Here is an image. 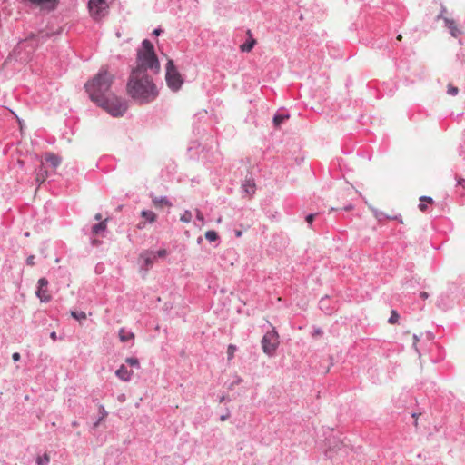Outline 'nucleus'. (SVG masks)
Returning <instances> with one entry per match:
<instances>
[{
	"label": "nucleus",
	"instance_id": "4c0bfd02",
	"mask_svg": "<svg viewBox=\"0 0 465 465\" xmlns=\"http://www.w3.org/2000/svg\"><path fill=\"white\" fill-rule=\"evenodd\" d=\"M418 341H419V338H418L416 335H414V336H413V346H414L415 348H416V345H417V342H418Z\"/></svg>",
	"mask_w": 465,
	"mask_h": 465
},
{
	"label": "nucleus",
	"instance_id": "ddd939ff",
	"mask_svg": "<svg viewBox=\"0 0 465 465\" xmlns=\"http://www.w3.org/2000/svg\"><path fill=\"white\" fill-rule=\"evenodd\" d=\"M444 21L446 26L450 29V32L452 36L457 37L461 34V31L458 28L454 20L445 18Z\"/></svg>",
	"mask_w": 465,
	"mask_h": 465
},
{
	"label": "nucleus",
	"instance_id": "e433bc0d",
	"mask_svg": "<svg viewBox=\"0 0 465 465\" xmlns=\"http://www.w3.org/2000/svg\"><path fill=\"white\" fill-rule=\"evenodd\" d=\"M144 262H145V264H146L147 266H151V265L153 264V261H152V259H151V258H149V257H146V258H145V260H144Z\"/></svg>",
	"mask_w": 465,
	"mask_h": 465
},
{
	"label": "nucleus",
	"instance_id": "6e6552de",
	"mask_svg": "<svg viewBox=\"0 0 465 465\" xmlns=\"http://www.w3.org/2000/svg\"><path fill=\"white\" fill-rule=\"evenodd\" d=\"M35 293L41 302H47L51 300V294L48 291V281L45 278L39 279Z\"/></svg>",
	"mask_w": 465,
	"mask_h": 465
},
{
	"label": "nucleus",
	"instance_id": "bb28decb",
	"mask_svg": "<svg viewBox=\"0 0 465 465\" xmlns=\"http://www.w3.org/2000/svg\"><path fill=\"white\" fill-rule=\"evenodd\" d=\"M49 455L45 453L43 457H38L37 465H45L49 462Z\"/></svg>",
	"mask_w": 465,
	"mask_h": 465
},
{
	"label": "nucleus",
	"instance_id": "72a5a7b5",
	"mask_svg": "<svg viewBox=\"0 0 465 465\" xmlns=\"http://www.w3.org/2000/svg\"><path fill=\"white\" fill-rule=\"evenodd\" d=\"M314 218H315V214H312H312H309V215H307V217H306V222H307L309 224H312V222H313V220H314Z\"/></svg>",
	"mask_w": 465,
	"mask_h": 465
},
{
	"label": "nucleus",
	"instance_id": "f3484780",
	"mask_svg": "<svg viewBox=\"0 0 465 465\" xmlns=\"http://www.w3.org/2000/svg\"><path fill=\"white\" fill-rule=\"evenodd\" d=\"M106 221H102L101 223L95 224L92 228V232L94 234H100L101 232H104L106 229Z\"/></svg>",
	"mask_w": 465,
	"mask_h": 465
},
{
	"label": "nucleus",
	"instance_id": "2eb2a0df",
	"mask_svg": "<svg viewBox=\"0 0 465 465\" xmlns=\"http://www.w3.org/2000/svg\"><path fill=\"white\" fill-rule=\"evenodd\" d=\"M243 189L246 193L252 195L255 193V183L252 180H246L243 184Z\"/></svg>",
	"mask_w": 465,
	"mask_h": 465
},
{
	"label": "nucleus",
	"instance_id": "39448f33",
	"mask_svg": "<svg viewBox=\"0 0 465 465\" xmlns=\"http://www.w3.org/2000/svg\"><path fill=\"white\" fill-rule=\"evenodd\" d=\"M166 82L168 86L173 91L179 90L183 83L180 73L171 59L168 60L166 64Z\"/></svg>",
	"mask_w": 465,
	"mask_h": 465
},
{
	"label": "nucleus",
	"instance_id": "423d86ee",
	"mask_svg": "<svg viewBox=\"0 0 465 465\" xmlns=\"http://www.w3.org/2000/svg\"><path fill=\"white\" fill-rule=\"evenodd\" d=\"M262 351L268 356H272L279 346V335L275 330L267 331L262 340Z\"/></svg>",
	"mask_w": 465,
	"mask_h": 465
},
{
	"label": "nucleus",
	"instance_id": "a18cd8bd",
	"mask_svg": "<svg viewBox=\"0 0 465 465\" xmlns=\"http://www.w3.org/2000/svg\"><path fill=\"white\" fill-rule=\"evenodd\" d=\"M241 235H242V232H241L240 231H238V232H236V236H237V237H240Z\"/></svg>",
	"mask_w": 465,
	"mask_h": 465
},
{
	"label": "nucleus",
	"instance_id": "6ab92c4d",
	"mask_svg": "<svg viewBox=\"0 0 465 465\" xmlns=\"http://www.w3.org/2000/svg\"><path fill=\"white\" fill-rule=\"evenodd\" d=\"M46 177L47 172L41 166L38 172L36 173L35 181L39 183H42L45 181Z\"/></svg>",
	"mask_w": 465,
	"mask_h": 465
},
{
	"label": "nucleus",
	"instance_id": "473e14b6",
	"mask_svg": "<svg viewBox=\"0 0 465 465\" xmlns=\"http://www.w3.org/2000/svg\"><path fill=\"white\" fill-rule=\"evenodd\" d=\"M196 218L202 223L204 222V217L199 210H196Z\"/></svg>",
	"mask_w": 465,
	"mask_h": 465
},
{
	"label": "nucleus",
	"instance_id": "ea45409f",
	"mask_svg": "<svg viewBox=\"0 0 465 465\" xmlns=\"http://www.w3.org/2000/svg\"><path fill=\"white\" fill-rule=\"evenodd\" d=\"M161 32H162V30H161V29H154V30H153V34L154 35H159L161 34Z\"/></svg>",
	"mask_w": 465,
	"mask_h": 465
},
{
	"label": "nucleus",
	"instance_id": "a211bd4d",
	"mask_svg": "<svg viewBox=\"0 0 465 465\" xmlns=\"http://www.w3.org/2000/svg\"><path fill=\"white\" fill-rule=\"evenodd\" d=\"M119 339L122 342H126L130 340L134 339V334L133 332H125L124 329L119 331Z\"/></svg>",
	"mask_w": 465,
	"mask_h": 465
},
{
	"label": "nucleus",
	"instance_id": "7c9ffc66",
	"mask_svg": "<svg viewBox=\"0 0 465 465\" xmlns=\"http://www.w3.org/2000/svg\"><path fill=\"white\" fill-rule=\"evenodd\" d=\"M29 44V41L27 40H25V41H22L18 44V46H17V50H20V49H23V48H25Z\"/></svg>",
	"mask_w": 465,
	"mask_h": 465
},
{
	"label": "nucleus",
	"instance_id": "a19ab883",
	"mask_svg": "<svg viewBox=\"0 0 465 465\" xmlns=\"http://www.w3.org/2000/svg\"><path fill=\"white\" fill-rule=\"evenodd\" d=\"M228 418H229V414H226V415H223V416H221L220 420H221L222 421H224V420H226Z\"/></svg>",
	"mask_w": 465,
	"mask_h": 465
},
{
	"label": "nucleus",
	"instance_id": "1a4fd4ad",
	"mask_svg": "<svg viewBox=\"0 0 465 465\" xmlns=\"http://www.w3.org/2000/svg\"><path fill=\"white\" fill-rule=\"evenodd\" d=\"M30 3L35 5L36 6L40 7L41 9L45 10H54L57 4L58 0H28Z\"/></svg>",
	"mask_w": 465,
	"mask_h": 465
},
{
	"label": "nucleus",
	"instance_id": "f8f14e48",
	"mask_svg": "<svg viewBox=\"0 0 465 465\" xmlns=\"http://www.w3.org/2000/svg\"><path fill=\"white\" fill-rule=\"evenodd\" d=\"M45 160L49 163L53 168L58 167L62 163V158L53 153H45Z\"/></svg>",
	"mask_w": 465,
	"mask_h": 465
},
{
	"label": "nucleus",
	"instance_id": "cd10ccee",
	"mask_svg": "<svg viewBox=\"0 0 465 465\" xmlns=\"http://www.w3.org/2000/svg\"><path fill=\"white\" fill-rule=\"evenodd\" d=\"M125 362L128 363L129 365L131 366H134V367H139V361L138 359L136 358H133V357H130V358H126L125 359Z\"/></svg>",
	"mask_w": 465,
	"mask_h": 465
},
{
	"label": "nucleus",
	"instance_id": "7ed1b4c3",
	"mask_svg": "<svg viewBox=\"0 0 465 465\" xmlns=\"http://www.w3.org/2000/svg\"><path fill=\"white\" fill-rule=\"evenodd\" d=\"M160 68V62L153 44L149 40L144 39L142 42V47L137 51L136 67L134 69H140L143 72L152 70L153 73L158 74Z\"/></svg>",
	"mask_w": 465,
	"mask_h": 465
},
{
	"label": "nucleus",
	"instance_id": "f704fd0d",
	"mask_svg": "<svg viewBox=\"0 0 465 465\" xmlns=\"http://www.w3.org/2000/svg\"><path fill=\"white\" fill-rule=\"evenodd\" d=\"M12 359L15 361H17L20 360V354L18 352H15L13 353L12 355Z\"/></svg>",
	"mask_w": 465,
	"mask_h": 465
},
{
	"label": "nucleus",
	"instance_id": "c85d7f7f",
	"mask_svg": "<svg viewBox=\"0 0 465 465\" xmlns=\"http://www.w3.org/2000/svg\"><path fill=\"white\" fill-rule=\"evenodd\" d=\"M99 412L101 413V418H100V419H99V420L94 424V427H97V426H98V424H99V422H100L103 419H104V418L107 416V412H106V411H105V409H104V406H100V407H99Z\"/></svg>",
	"mask_w": 465,
	"mask_h": 465
},
{
	"label": "nucleus",
	"instance_id": "dca6fc26",
	"mask_svg": "<svg viewBox=\"0 0 465 465\" xmlns=\"http://www.w3.org/2000/svg\"><path fill=\"white\" fill-rule=\"evenodd\" d=\"M153 203L155 207L171 206V203L165 197H154Z\"/></svg>",
	"mask_w": 465,
	"mask_h": 465
},
{
	"label": "nucleus",
	"instance_id": "393cba45",
	"mask_svg": "<svg viewBox=\"0 0 465 465\" xmlns=\"http://www.w3.org/2000/svg\"><path fill=\"white\" fill-rule=\"evenodd\" d=\"M180 220L183 223H190L192 220V213L190 211H185L183 214L181 215Z\"/></svg>",
	"mask_w": 465,
	"mask_h": 465
},
{
	"label": "nucleus",
	"instance_id": "4be33fe9",
	"mask_svg": "<svg viewBox=\"0 0 465 465\" xmlns=\"http://www.w3.org/2000/svg\"><path fill=\"white\" fill-rule=\"evenodd\" d=\"M71 316L74 319L78 320V321L85 320L86 319V314L84 312H74V311H72L71 312Z\"/></svg>",
	"mask_w": 465,
	"mask_h": 465
},
{
	"label": "nucleus",
	"instance_id": "5701e85b",
	"mask_svg": "<svg viewBox=\"0 0 465 465\" xmlns=\"http://www.w3.org/2000/svg\"><path fill=\"white\" fill-rule=\"evenodd\" d=\"M288 118H289V115L278 114V115L274 116L273 123H274L275 126L278 127L285 119H288Z\"/></svg>",
	"mask_w": 465,
	"mask_h": 465
},
{
	"label": "nucleus",
	"instance_id": "f257e3e1",
	"mask_svg": "<svg viewBox=\"0 0 465 465\" xmlns=\"http://www.w3.org/2000/svg\"><path fill=\"white\" fill-rule=\"evenodd\" d=\"M128 94L139 103H149L156 98L158 91L147 72L133 69L127 82Z\"/></svg>",
	"mask_w": 465,
	"mask_h": 465
},
{
	"label": "nucleus",
	"instance_id": "0eeeda50",
	"mask_svg": "<svg viewBox=\"0 0 465 465\" xmlns=\"http://www.w3.org/2000/svg\"><path fill=\"white\" fill-rule=\"evenodd\" d=\"M88 7L92 17L98 20L107 14L109 5L107 0H89Z\"/></svg>",
	"mask_w": 465,
	"mask_h": 465
},
{
	"label": "nucleus",
	"instance_id": "4468645a",
	"mask_svg": "<svg viewBox=\"0 0 465 465\" xmlns=\"http://www.w3.org/2000/svg\"><path fill=\"white\" fill-rule=\"evenodd\" d=\"M420 204H419V209L420 211L421 212H425L427 209H428V204H433L434 203V201L431 197H428V196H421L420 198Z\"/></svg>",
	"mask_w": 465,
	"mask_h": 465
},
{
	"label": "nucleus",
	"instance_id": "a878e982",
	"mask_svg": "<svg viewBox=\"0 0 465 465\" xmlns=\"http://www.w3.org/2000/svg\"><path fill=\"white\" fill-rule=\"evenodd\" d=\"M447 93H448V94H450L451 96H455L459 94V88L456 86H453L452 84H450L448 85Z\"/></svg>",
	"mask_w": 465,
	"mask_h": 465
},
{
	"label": "nucleus",
	"instance_id": "9d476101",
	"mask_svg": "<svg viewBox=\"0 0 465 465\" xmlns=\"http://www.w3.org/2000/svg\"><path fill=\"white\" fill-rule=\"evenodd\" d=\"M141 216L144 219V221H142L137 224L138 229L144 228L146 222L153 223L156 220V214L153 211H142Z\"/></svg>",
	"mask_w": 465,
	"mask_h": 465
},
{
	"label": "nucleus",
	"instance_id": "58836bf2",
	"mask_svg": "<svg viewBox=\"0 0 465 465\" xmlns=\"http://www.w3.org/2000/svg\"><path fill=\"white\" fill-rule=\"evenodd\" d=\"M428 296H429V294H428L426 292H420V297H421L422 299H427V298H428Z\"/></svg>",
	"mask_w": 465,
	"mask_h": 465
},
{
	"label": "nucleus",
	"instance_id": "f03ea898",
	"mask_svg": "<svg viewBox=\"0 0 465 465\" xmlns=\"http://www.w3.org/2000/svg\"><path fill=\"white\" fill-rule=\"evenodd\" d=\"M114 80V75L113 74L108 72L107 69H101L99 73L84 85L91 100L94 103H101L103 97L107 96V92Z\"/></svg>",
	"mask_w": 465,
	"mask_h": 465
},
{
	"label": "nucleus",
	"instance_id": "c9c22d12",
	"mask_svg": "<svg viewBox=\"0 0 465 465\" xmlns=\"http://www.w3.org/2000/svg\"><path fill=\"white\" fill-rule=\"evenodd\" d=\"M157 254H158L159 257H164L166 255V251L164 249L159 250L157 252Z\"/></svg>",
	"mask_w": 465,
	"mask_h": 465
},
{
	"label": "nucleus",
	"instance_id": "c03bdc74",
	"mask_svg": "<svg viewBox=\"0 0 465 465\" xmlns=\"http://www.w3.org/2000/svg\"><path fill=\"white\" fill-rule=\"evenodd\" d=\"M401 39H402L401 35H399L397 36V40H398V41H401Z\"/></svg>",
	"mask_w": 465,
	"mask_h": 465
},
{
	"label": "nucleus",
	"instance_id": "37998d69",
	"mask_svg": "<svg viewBox=\"0 0 465 465\" xmlns=\"http://www.w3.org/2000/svg\"><path fill=\"white\" fill-rule=\"evenodd\" d=\"M51 338H52L53 340H55V339H56V332L53 331V332L51 333Z\"/></svg>",
	"mask_w": 465,
	"mask_h": 465
},
{
	"label": "nucleus",
	"instance_id": "79ce46f5",
	"mask_svg": "<svg viewBox=\"0 0 465 465\" xmlns=\"http://www.w3.org/2000/svg\"><path fill=\"white\" fill-rule=\"evenodd\" d=\"M94 218H95L96 220H98V221H99V220H101V219H102V215H101V213H97V214H95Z\"/></svg>",
	"mask_w": 465,
	"mask_h": 465
},
{
	"label": "nucleus",
	"instance_id": "2f4dec72",
	"mask_svg": "<svg viewBox=\"0 0 465 465\" xmlns=\"http://www.w3.org/2000/svg\"><path fill=\"white\" fill-rule=\"evenodd\" d=\"M26 263L29 265V266H34L35 265V256L34 255H31L27 258L26 260Z\"/></svg>",
	"mask_w": 465,
	"mask_h": 465
},
{
	"label": "nucleus",
	"instance_id": "412c9836",
	"mask_svg": "<svg viewBox=\"0 0 465 465\" xmlns=\"http://www.w3.org/2000/svg\"><path fill=\"white\" fill-rule=\"evenodd\" d=\"M205 238L209 241V242H214L218 239V234L215 231H207L205 232Z\"/></svg>",
	"mask_w": 465,
	"mask_h": 465
},
{
	"label": "nucleus",
	"instance_id": "aec40b11",
	"mask_svg": "<svg viewBox=\"0 0 465 465\" xmlns=\"http://www.w3.org/2000/svg\"><path fill=\"white\" fill-rule=\"evenodd\" d=\"M255 44H256V40L253 39V38H251L250 41H248L247 43H244L243 45H242L240 46V49H241L242 52H250L253 48Z\"/></svg>",
	"mask_w": 465,
	"mask_h": 465
},
{
	"label": "nucleus",
	"instance_id": "b1692460",
	"mask_svg": "<svg viewBox=\"0 0 465 465\" xmlns=\"http://www.w3.org/2000/svg\"><path fill=\"white\" fill-rule=\"evenodd\" d=\"M399 318H400V316H399L398 312L393 310V311H391V317L389 318L388 322L391 324H395L398 322Z\"/></svg>",
	"mask_w": 465,
	"mask_h": 465
},
{
	"label": "nucleus",
	"instance_id": "20e7f679",
	"mask_svg": "<svg viewBox=\"0 0 465 465\" xmlns=\"http://www.w3.org/2000/svg\"><path fill=\"white\" fill-rule=\"evenodd\" d=\"M95 104L115 117L122 116L127 109L125 100L113 94L104 96L101 103Z\"/></svg>",
	"mask_w": 465,
	"mask_h": 465
},
{
	"label": "nucleus",
	"instance_id": "c756f323",
	"mask_svg": "<svg viewBox=\"0 0 465 465\" xmlns=\"http://www.w3.org/2000/svg\"><path fill=\"white\" fill-rule=\"evenodd\" d=\"M236 351V347L234 345H229L227 350L228 359L231 360L234 356V352Z\"/></svg>",
	"mask_w": 465,
	"mask_h": 465
},
{
	"label": "nucleus",
	"instance_id": "9b49d317",
	"mask_svg": "<svg viewBox=\"0 0 465 465\" xmlns=\"http://www.w3.org/2000/svg\"><path fill=\"white\" fill-rule=\"evenodd\" d=\"M115 375L123 381H129L133 376V371L122 364L115 371Z\"/></svg>",
	"mask_w": 465,
	"mask_h": 465
}]
</instances>
